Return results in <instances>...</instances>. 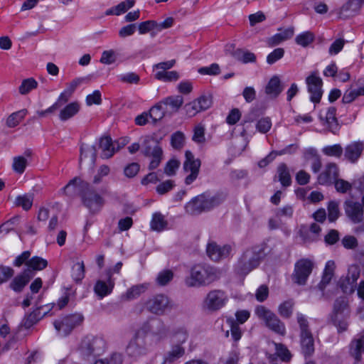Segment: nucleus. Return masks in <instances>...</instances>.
<instances>
[{"mask_svg":"<svg viewBox=\"0 0 364 364\" xmlns=\"http://www.w3.org/2000/svg\"><path fill=\"white\" fill-rule=\"evenodd\" d=\"M173 278V272L171 269H164L159 272L156 282L159 286L167 285Z\"/></svg>","mask_w":364,"mask_h":364,"instance_id":"3c124183","label":"nucleus"},{"mask_svg":"<svg viewBox=\"0 0 364 364\" xmlns=\"http://www.w3.org/2000/svg\"><path fill=\"white\" fill-rule=\"evenodd\" d=\"M185 136L181 132H176L172 134L171 139V146L176 149H180L183 146Z\"/></svg>","mask_w":364,"mask_h":364,"instance_id":"0e129e2a","label":"nucleus"},{"mask_svg":"<svg viewBox=\"0 0 364 364\" xmlns=\"http://www.w3.org/2000/svg\"><path fill=\"white\" fill-rule=\"evenodd\" d=\"M149 353L146 340L142 337L134 336L126 348L127 355L135 360L145 356Z\"/></svg>","mask_w":364,"mask_h":364,"instance_id":"f8f14e48","label":"nucleus"},{"mask_svg":"<svg viewBox=\"0 0 364 364\" xmlns=\"http://www.w3.org/2000/svg\"><path fill=\"white\" fill-rule=\"evenodd\" d=\"M80 110V105L77 102H71L67 105L59 114V118L62 121H66L75 116Z\"/></svg>","mask_w":364,"mask_h":364,"instance_id":"37998d69","label":"nucleus"},{"mask_svg":"<svg viewBox=\"0 0 364 364\" xmlns=\"http://www.w3.org/2000/svg\"><path fill=\"white\" fill-rule=\"evenodd\" d=\"M283 89L284 87L282 85L279 77L277 75H274L267 84L264 91L270 98L275 99L283 91Z\"/></svg>","mask_w":364,"mask_h":364,"instance_id":"5701e85b","label":"nucleus"},{"mask_svg":"<svg viewBox=\"0 0 364 364\" xmlns=\"http://www.w3.org/2000/svg\"><path fill=\"white\" fill-rule=\"evenodd\" d=\"M314 38L315 36L312 32L305 31L299 34L296 37L295 41L298 45L302 47H307L314 41Z\"/></svg>","mask_w":364,"mask_h":364,"instance_id":"09e8293b","label":"nucleus"},{"mask_svg":"<svg viewBox=\"0 0 364 364\" xmlns=\"http://www.w3.org/2000/svg\"><path fill=\"white\" fill-rule=\"evenodd\" d=\"M168 225V222L165 219L164 215L161 213H154L150 222V227L152 230L161 232L164 230Z\"/></svg>","mask_w":364,"mask_h":364,"instance_id":"e433bc0d","label":"nucleus"},{"mask_svg":"<svg viewBox=\"0 0 364 364\" xmlns=\"http://www.w3.org/2000/svg\"><path fill=\"white\" fill-rule=\"evenodd\" d=\"M171 338L172 341L176 342V344L182 346L188 338V331L184 327L174 328L171 333Z\"/></svg>","mask_w":364,"mask_h":364,"instance_id":"c03bdc74","label":"nucleus"},{"mask_svg":"<svg viewBox=\"0 0 364 364\" xmlns=\"http://www.w3.org/2000/svg\"><path fill=\"white\" fill-rule=\"evenodd\" d=\"M135 4L134 0H126L124 1L115 6H113L105 11L107 16L116 15L119 16L122 14L125 13L128 9L134 6Z\"/></svg>","mask_w":364,"mask_h":364,"instance_id":"f704fd0d","label":"nucleus"},{"mask_svg":"<svg viewBox=\"0 0 364 364\" xmlns=\"http://www.w3.org/2000/svg\"><path fill=\"white\" fill-rule=\"evenodd\" d=\"M28 165L27 159L22 156H16L13 159L12 168L14 171L19 174H22Z\"/></svg>","mask_w":364,"mask_h":364,"instance_id":"6e6d98bb","label":"nucleus"},{"mask_svg":"<svg viewBox=\"0 0 364 364\" xmlns=\"http://www.w3.org/2000/svg\"><path fill=\"white\" fill-rule=\"evenodd\" d=\"M284 55V50L282 48H277L267 55V63L269 65H272L283 58Z\"/></svg>","mask_w":364,"mask_h":364,"instance_id":"774afa93","label":"nucleus"},{"mask_svg":"<svg viewBox=\"0 0 364 364\" xmlns=\"http://www.w3.org/2000/svg\"><path fill=\"white\" fill-rule=\"evenodd\" d=\"M185 348L180 344L172 346L171 350L166 353L164 358L165 363H173L185 355Z\"/></svg>","mask_w":364,"mask_h":364,"instance_id":"c9c22d12","label":"nucleus"},{"mask_svg":"<svg viewBox=\"0 0 364 364\" xmlns=\"http://www.w3.org/2000/svg\"><path fill=\"white\" fill-rule=\"evenodd\" d=\"M106 274L107 277V281L98 280L94 287L95 294L100 299H102L111 294L114 287V281L112 279V270H107Z\"/></svg>","mask_w":364,"mask_h":364,"instance_id":"6ab92c4d","label":"nucleus"},{"mask_svg":"<svg viewBox=\"0 0 364 364\" xmlns=\"http://www.w3.org/2000/svg\"><path fill=\"white\" fill-rule=\"evenodd\" d=\"M255 312L257 316L264 322L268 328L280 336L286 334L284 323L274 312L264 306H257Z\"/></svg>","mask_w":364,"mask_h":364,"instance_id":"20e7f679","label":"nucleus"},{"mask_svg":"<svg viewBox=\"0 0 364 364\" xmlns=\"http://www.w3.org/2000/svg\"><path fill=\"white\" fill-rule=\"evenodd\" d=\"M339 167L336 163H327L323 170L318 175V183L323 186H330L339 177Z\"/></svg>","mask_w":364,"mask_h":364,"instance_id":"4468645a","label":"nucleus"},{"mask_svg":"<svg viewBox=\"0 0 364 364\" xmlns=\"http://www.w3.org/2000/svg\"><path fill=\"white\" fill-rule=\"evenodd\" d=\"M83 321V316L80 314L65 316L53 322L54 327L60 336H66Z\"/></svg>","mask_w":364,"mask_h":364,"instance_id":"0eeeda50","label":"nucleus"},{"mask_svg":"<svg viewBox=\"0 0 364 364\" xmlns=\"http://www.w3.org/2000/svg\"><path fill=\"white\" fill-rule=\"evenodd\" d=\"M335 262L332 260L328 261L326 264L321 280L318 284V288L321 291H323L326 287L330 283L333 276Z\"/></svg>","mask_w":364,"mask_h":364,"instance_id":"bb28decb","label":"nucleus"},{"mask_svg":"<svg viewBox=\"0 0 364 364\" xmlns=\"http://www.w3.org/2000/svg\"><path fill=\"white\" fill-rule=\"evenodd\" d=\"M146 305L150 312L158 315L163 314L165 311L172 307L170 299L164 294L154 296L146 302Z\"/></svg>","mask_w":364,"mask_h":364,"instance_id":"ddd939ff","label":"nucleus"},{"mask_svg":"<svg viewBox=\"0 0 364 364\" xmlns=\"http://www.w3.org/2000/svg\"><path fill=\"white\" fill-rule=\"evenodd\" d=\"M41 318V311L37 309L27 315L24 318V325L30 328Z\"/></svg>","mask_w":364,"mask_h":364,"instance_id":"69168bd1","label":"nucleus"},{"mask_svg":"<svg viewBox=\"0 0 364 364\" xmlns=\"http://www.w3.org/2000/svg\"><path fill=\"white\" fill-rule=\"evenodd\" d=\"M149 286L147 283L134 285L128 289L124 294H122V298L127 301L135 299L144 293L148 289Z\"/></svg>","mask_w":364,"mask_h":364,"instance_id":"cd10ccee","label":"nucleus"},{"mask_svg":"<svg viewBox=\"0 0 364 364\" xmlns=\"http://www.w3.org/2000/svg\"><path fill=\"white\" fill-rule=\"evenodd\" d=\"M338 203L336 201H330L328 205V219L330 222L336 221L339 217Z\"/></svg>","mask_w":364,"mask_h":364,"instance_id":"680f3d73","label":"nucleus"},{"mask_svg":"<svg viewBox=\"0 0 364 364\" xmlns=\"http://www.w3.org/2000/svg\"><path fill=\"white\" fill-rule=\"evenodd\" d=\"M203 198L201 200L203 203L204 210L209 211L215 207L220 205L226 198V194L224 193H217L213 196H210L206 193L200 194Z\"/></svg>","mask_w":364,"mask_h":364,"instance_id":"4be33fe9","label":"nucleus"},{"mask_svg":"<svg viewBox=\"0 0 364 364\" xmlns=\"http://www.w3.org/2000/svg\"><path fill=\"white\" fill-rule=\"evenodd\" d=\"M87 183L80 178L75 177L69 181L63 190L65 194L70 197H74L78 194L81 196L85 188H87Z\"/></svg>","mask_w":364,"mask_h":364,"instance_id":"412c9836","label":"nucleus"},{"mask_svg":"<svg viewBox=\"0 0 364 364\" xmlns=\"http://www.w3.org/2000/svg\"><path fill=\"white\" fill-rule=\"evenodd\" d=\"M308 92L310 93V100L314 103H318L321 101L323 90V81L317 70L313 71L306 78Z\"/></svg>","mask_w":364,"mask_h":364,"instance_id":"9d476101","label":"nucleus"},{"mask_svg":"<svg viewBox=\"0 0 364 364\" xmlns=\"http://www.w3.org/2000/svg\"><path fill=\"white\" fill-rule=\"evenodd\" d=\"M301 349L305 356H310L314 352V340L312 333L300 335Z\"/></svg>","mask_w":364,"mask_h":364,"instance_id":"72a5a7b5","label":"nucleus"},{"mask_svg":"<svg viewBox=\"0 0 364 364\" xmlns=\"http://www.w3.org/2000/svg\"><path fill=\"white\" fill-rule=\"evenodd\" d=\"M348 352L355 362L360 363L362 355L364 353V329L350 341L348 346Z\"/></svg>","mask_w":364,"mask_h":364,"instance_id":"f3484780","label":"nucleus"},{"mask_svg":"<svg viewBox=\"0 0 364 364\" xmlns=\"http://www.w3.org/2000/svg\"><path fill=\"white\" fill-rule=\"evenodd\" d=\"M27 284L28 282L18 274L10 282L9 287L14 291L21 293Z\"/></svg>","mask_w":364,"mask_h":364,"instance_id":"13d9d810","label":"nucleus"},{"mask_svg":"<svg viewBox=\"0 0 364 364\" xmlns=\"http://www.w3.org/2000/svg\"><path fill=\"white\" fill-rule=\"evenodd\" d=\"M296 320L300 329V335L311 333L307 317L301 313L296 314Z\"/></svg>","mask_w":364,"mask_h":364,"instance_id":"4d7b16f0","label":"nucleus"},{"mask_svg":"<svg viewBox=\"0 0 364 364\" xmlns=\"http://www.w3.org/2000/svg\"><path fill=\"white\" fill-rule=\"evenodd\" d=\"M161 101L166 105L168 114L177 112L183 102V97L181 96L168 97Z\"/></svg>","mask_w":364,"mask_h":364,"instance_id":"4c0bfd02","label":"nucleus"},{"mask_svg":"<svg viewBox=\"0 0 364 364\" xmlns=\"http://www.w3.org/2000/svg\"><path fill=\"white\" fill-rule=\"evenodd\" d=\"M336 315L350 316V310L346 298H338L335 301L331 316Z\"/></svg>","mask_w":364,"mask_h":364,"instance_id":"7c9ffc66","label":"nucleus"},{"mask_svg":"<svg viewBox=\"0 0 364 364\" xmlns=\"http://www.w3.org/2000/svg\"><path fill=\"white\" fill-rule=\"evenodd\" d=\"M38 86L37 81L33 77L23 80L19 86L18 90L21 95H26Z\"/></svg>","mask_w":364,"mask_h":364,"instance_id":"603ef678","label":"nucleus"},{"mask_svg":"<svg viewBox=\"0 0 364 364\" xmlns=\"http://www.w3.org/2000/svg\"><path fill=\"white\" fill-rule=\"evenodd\" d=\"M265 255L264 249L262 246L247 249L235 264V270L240 274L247 275L259 265Z\"/></svg>","mask_w":364,"mask_h":364,"instance_id":"f03ea898","label":"nucleus"},{"mask_svg":"<svg viewBox=\"0 0 364 364\" xmlns=\"http://www.w3.org/2000/svg\"><path fill=\"white\" fill-rule=\"evenodd\" d=\"M276 177L278 178L279 181L284 187H288L291 183V178L289 168L284 163L280 164L278 166L277 175Z\"/></svg>","mask_w":364,"mask_h":364,"instance_id":"ea45409f","label":"nucleus"},{"mask_svg":"<svg viewBox=\"0 0 364 364\" xmlns=\"http://www.w3.org/2000/svg\"><path fill=\"white\" fill-rule=\"evenodd\" d=\"M34 195L33 193H25L16 196L14 200V205L16 207H21L23 210H29L33 203Z\"/></svg>","mask_w":364,"mask_h":364,"instance_id":"58836bf2","label":"nucleus"},{"mask_svg":"<svg viewBox=\"0 0 364 364\" xmlns=\"http://www.w3.org/2000/svg\"><path fill=\"white\" fill-rule=\"evenodd\" d=\"M219 279L216 268L208 264H196L192 266L189 275L185 279V284L188 287L199 288L207 287Z\"/></svg>","mask_w":364,"mask_h":364,"instance_id":"f257e3e1","label":"nucleus"},{"mask_svg":"<svg viewBox=\"0 0 364 364\" xmlns=\"http://www.w3.org/2000/svg\"><path fill=\"white\" fill-rule=\"evenodd\" d=\"M363 151V141H351L350 143L348 144L343 149L344 158L351 164H356L362 156Z\"/></svg>","mask_w":364,"mask_h":364,"instance_id":"dca6fc26","label":"nucleus"},{"mask_svg":"<svg viewBox=\"0 0 364 364\" xmlns=\"http://www.w3.org/2000/svg\"><path fill=\"white\" fill-rule=\"evenodd\" d=\"M350 316H331L333 325L336 328L338 333H342L348 330Z\"/></svg>","mask_w":364,"mask_h":364,"instance_id":"473e14b6","label":"nucleus"},{"mask_svg":"<svg viewBox=\"0 0 364 364\" xmlns=\"http://www.w3.org/2000/svg\"><path fill=\"white\" fill-rule=\"evenodd\" d=\"M276 355L284 362H289L291 358V354L288 348L282 343H274Z\"/></svg>","mask_w":364,"mask_h":364,"instance_id":"864d4df0","label":"nucleus"},{"mask_svg":"<svg viewBox=\"0 0 364 364\" xmlns=\"http://www.w3.org/2000/svg\"><path fill=\"white\" fill-rule=\"evenodd\" d=\"M227 323L229 324L231 331V335L235 341H238L242 336V332L238 323L232 318H227Z\"/></svg>","mask_w":364,"mask_h":364,"instance_id":"e2e57ef3","label":"nucleus"},{"mask_svg":"<svg viewBox=\"0 0 364 364\" xmlns=\"http://www.w3.org/2000/svg\"><path fill=\"white\" fill-rule=\"evenodd\" d=\"M298 149V145L296 144H290L286 146L284 149L279 151H272L270 152L266 157L262 159L258 162V166L260 168H263L267 166L269 163H271L276 158L277 155H283L286 154H291L296 151Z\"/></svg>","mask_w":364,"mask_h":364,"instance_id":"393cba45","label":"nucleus"},{"mask_svg":"<svg viewBox=\"0 0 364 364\" xmlns=\"http://www.w3.org/2000/svg\"><path fill=\"white\" fill-rule=\"evenodd\" d=\"M28 114L26 109H22L11 113L6 121V125L9 128H14L18 126Z\"/></svg>","mask_w":364,"mask_h":364,"instance_id":"a19ab883","label":"nucleus"},{"mask_svg":"<svg viewBox=\"0 0 364 364\" xmlns=\"http://www.w3.org/2000/svg\"><path fill=\"white\" fill-rule=\"evenodd\" d=\"M314 264L309 259H301L294 265L292 280L299 285H305L312 272Z\"/></svg>","mask_w":364,"mask_h":364,"instance_id":"1a4fd4ad","label":"nucleus"},{"mask_svg":"<svg viewBox=\"0 0 364 364\" xmlns=\"http://www.w3.org/2000/svg\"><path fill=\"white\" fill-rule=\"evenodd\" d=\"M202 198L200 195H198L189 201L185 206L186 213L196 215L205 212Z\"/></svg>","mask_w":364,"mask_h":364,"instance_id":"c85d7f7f","label":"nucleus"},{"mask_svg":"<svg viewBox=\"0 0 364 364\" xmlns=\"http://www.w3.org/2000/svg\"><path fill=\"white\" fill-rule=\"evenodd\" d=\"M339 286L343 293L348 294H353L356 288V284L354 282H351L350 279L348 278L347 277H346L345 278H341L340 279Z\"/></svg>","mask_w":364,"mask_h":364,"instance_id":"052dcab7","label":"nucleus"},{"mask_svg":"<svg viewBox=\"0 0 364 364\" xmlns=\"http://www.w3.org/2000/svg\"><path fill=\"white\" fill-rule=\"evenodd\" d=\"M206 252L211 260L218 262L230 256L232 247L229 245L220 246L215 242H210L207 245Z\"/></svg>","mask_w":364,"mask_h":364,"instance_id":"2eb2a0df","label":"nucleus"},{"mask_svg":"<svg viewBox=\"0 0 364 364\" xmlns=\"http://www.w3.org/2000/svg\"><path fill=\"white\" fill-rule=\"evenodd\" d=\"M105 345V341L102 338L85 337L80 343L78 352L82 359L89 360L102 353Z\"/></svg>","mask_w":364,"mask_h":364,"instance_id":"39448f33","label":"nucleus"},{"mask_svg":"<svg viewBox=\"0 0 364 364\" xmlns=\"http://www.w3.org/2000/svg\"><path fill=\"white\" fill-rule=\"evenodd\" d=\"M26 264V266L31 267L34 271H40L47 267L48 262L42 257L35 256L30 259Z\"/></svg>","mask_w":364,"mask_h":364,"instance_id":"8fccbe9b","label":"nucleus"},{"mask_svg":"<svg viewBox=\"0 0 364 364\" xmlns=\"http://www.w3.org/2000/svg\"><path fill=\"white\" fill-rule=\"evenodd\" d=\"M165 107L166 105L164 102L160 101L150 109L149 114L150 118H151L154 122L161 120L166 114H168Z\"/></svg>","mask_w":364,"mask_h":364,"instance_id":"79ce46f5","label":"nucleus"},{"mask_svg":"<svg viewBox=\"0 0 364 364\" xmlns=\"http://www.w3.org/2000/svg\"><path fill=\"white\" fill-rule=\"evenodd\" d=\"M345 211L347 216L354 223H358L363 218V208L358 202L347 200L345 203Z\"/></svg>","mask_w":364,"mask_h":364,"instance_id":"aec40b11","label":"nucleus"},{"mask_svg":"<svg viewBox=\"0 0 364 364\" xmlns=\"http://www.w3.org/2000/svg\"><path fill=\"white\" fill-rule=\"evenodd\" d=\"M364 4V0H349L341 9L340 14L344 16H353L358 14Z\"/></svg>","mask_w":364,"mask_h":364,"instance_id":"b1692460","label":"nucleus"},{"mask_svg":"<svg viewBox=\"0 0 364 364\" xmlns=\"http://www.w3.org/2000/svg\"><path fill=\"white\" fill-rule=\"evenodd\" d=\"M205 127L201 124H197L193 129L192 140L197 144H204L205 142Z\"/></svg>","mask_w":364,"mask_h":364,"instance_id":"bf43d9fd","label":"nucleus"},{"mask_svg":"<svg viewBox=\"0 0 364 364\" xmlns=\"http://www.w3.org/2000/svg\"><path fill=\"white\" fill-rule=\"evenodd\" d=\"M325 122L330 132L336 134L338 130V123L336 118V109L334 107L328 108L325 115Z\"/></svg>","mask_w":364,"mask_h":364,"instance_id":"2f4dec72","label":"nucleus"},{"mask_svg":"<svg viewBox=\"0 0 364 364\" xmlns=\"http://www.w3.org/2000/svg\"><path fill=\"white\" fill-rule=\"evenodd\" d=\"M225 52L227 54L230 55L236 60L242 62V63H255L256 61V55L247 50L241 48H235L233 45L226 46Z\"/></svg>","mask_w":364,"mask_h":364,"instance_id":"a211bd4d","label":"nucleus"},{"mask_svg":"<svg viewBox=\"0 0 364 364\" xmlns=\"http://www.w3.org/2000/svg\"><path fill=\"white\" fill-rule=\"evenodd\" d=\"M99 148L102 150L101 157L103 159L112 157L116 151L112 138L107 136L100 138Z\"/></svg>","mask_w":364,"mask_h":364,"instance_id":"a878e982","label":"nucleus"},{"mask_svg":"<svg viewBox=\"0 0 364 364\" xmlns=\"http://www.w3.org/2000/svg\"><path fill=\"white\" fill-rule=\"evenodd\" d=\"M154 77L158 80L167 82L177 81L179 79L180 75L177 71L172 70L156 72L154 74Z\"/></svg>","mask_w":364,"mask_h":364,"instance_id":"de8ad7c7","label":"nucleus"},{"mask_svg":"<svg viewBox=\"0 0 364 364\" xmlns=\"http://www.w3.org/2000/svg\"><path fill=\"white\" fill-rule=\"evenodd\" d=\"M72 277L76 282H80L85 277V265L82 261L77 262L72 267Z\"/></svg>","mask_w":364,"mask_h":364,"instance_id":"5fc2aeb1","label":"nucleus"},{"mask_svg":"<svg viewBox=\"0 0 364 364\" xmlns=\"http://www.w3.org/2000/svg\"><path fill=\"white\" fill-rule=\"evenodd\" d=\"M336 190L338 193H346L352 188L351 183L343 179L337 178L333 183Z\"/></svg>","mask_w":364,"mask_h":364,"instance_id":"338daca9","label":"nucleus"},{"mask_svg":"<svg viewBox=\"0 0 364 364\" xmlns=\"http://www.w3.org/2000/svg\"><path fill=\"white\" fill-rule=\"evenodd\" d=\"M185 161L183 162V170L190 173L185 178V183L191 185L197 178L200 167V160L196 159L191 151L185 153Z\"/></svg>","mask_w":364,"mask_h":364,"instance_id":"9b49d317","label":"nucleus"},{"mask_svg":"<svg viewBox=\"0 0 364 364\" xmlns=\"http://www.w3.org/2000/svg\"><path fill=\"white\" fill-rule=\"evenodd\" d=\"M228 301L227 293L222 289H213L208 292L202 302V309L208 313L222 309Z\"/></svg>","mask_w":364,"mask_h":364,"instance_id":"423d86ee","label":"nucleus"},{"mask_svg":"<svg viewBox=\"0 0 364 364\" xmlns=\"http://www.w3.org/2000/svg\"><path fill=\"white\" fill-rule=\"evenodd\" d=\"M321 151L325 156L339 159L343 153V148L341 144H336L323 147Z\"/></svg>","mask_w":364,"mask_h":364,"instance_id":"a18cd8bd","label":"nucleus"},{"mask_svg":"<svg viewBox=\"0 0 364 364\" xmlns=\"http://www.w3.org/2000/svg\"><path fill=\"white\" fill-rule=\"evenodd\" d=\"M140 141L141 154L146 157L151 158L149 169H156L160 165L163 156V150L159 140L152 135H146L141 136Z\"/></svg>","mask_w":364,"mask_h":364,"instance_id":"7ed1b4c3","label":"nucleus"},{"mask_svg":"<svg viewBox=\"0 0 364 364\" xmlns=\"http://www.w3.org/2000/svg\"><path fill=\"white\" fill-rule=\"evenodd\" d=\"M83 159H89L90 166H93L95 165L97 159V150L95 146H88L85 144L81 145L80 163L82 162Z\"/></svg>","mask_w":364,"mask_h":364,"instance_id":"c756f323","label":"nucleus"},{"mask_svg":"<svg viewBox=\"0 0 364 364\" xmlns=\"http://www.w3.org/2000/svg\"><path fill=\"white\" fill-rule=\"evenodd\" d=\"M294 306V301L292 299L287 300L279 306L278 312L282 317L289 318L292 315Z\"/></svg>","mask_w":364,"mask_h":364,"instance_id":"49530a36","label":"nucleus"},{"mask_svg":"<svg viewBox=\"0 0 364 364\" xmlns=\"http://www.w3.org/2000/svg\"><path fill=\"white\" fill-rule=\"evenodd\" d=\"M80 197L83 205L92 214L100 212L105 204L104 198L89 183Z\"/></svg>","mask_w":364,"mask_h":364,"instance_id":"6e6552de","label":"nucleus"}]
</instances>
